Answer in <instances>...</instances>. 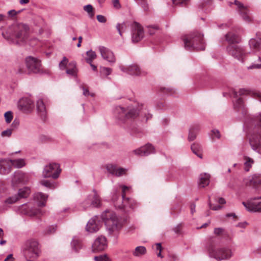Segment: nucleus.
<instances>
[{"mask_svg":"<svg viewBox=\"0 0 261 261\" xmlns=\"http://www.w3.org/2000/svg\"><path fill=\"white\" fill-rule=\"evenodd\" d=\"M84 10L88 13L90 17H92L94 16L93 8L91 5L89 4L85 6Z\"/></svg>","mask_w":261,"mask_h":261,"instance_id":"49530a36","label":"nucleus"},{"mask_svg":"<svg viewBox=\"0 0 261 261\" xmlns=\"http://www.w3.org/2000/svg\"><path fill=\"white\" fill-rule=\"evenodd\" d=\"M25 70L21 66H19L17 70L16 71V73L18 74H22L24 73Z\"/></svg>","mask_w":261,"mask_h":261,"instance_id":"338daca9","label":"nucleus"},{"mask_svg":"<svg viewBox=\"0 0 261 261\" xmlns=\"http://www.w3.org/2000/svg\"><path fill=\"white\" fill-rule=\"evenodd\" d=\"M245 126L251 148L261 154V113L256 117L247 118Z\"/></svg>","mask_w":261,"mask_h":261,"instance_id":"f257e3e1","label":"nucleus"},{"mask_svg":"<svg viewBox=\"0 0 261 261\" xmlns=\"http://www.w3.org/2000/svg\"><path fill=\"white\" fill-rule=\"evenodd\" d=\"M234 4L237 6L238 11L243 20L246 22H250L251 21V18L248 14V10L247 8L237 0H235L234 1Z\"/></svg>","mask_w":261,"mask_h":261,"instance_id":"aec40b11","label":"nucleus"},{"mask_svg":"<svg viewBox=\"0 0 261 261\" xmlns=\"http://www.w3.org/2000/svg\"><path fill=\"white\" fill-rule=\"evenodd\" d=\"M212 132L213 133V135L218 138V139H219L221 137V135H220V132H219L218 130L217 129H213L212 130Z\"/></svg>","mask_w":261,"mask_h":261,"instance_id":"0e129e2a","label":"nucleus"},{"mask_svg":"<svg viewBox=\"0 0 261 261\" xmlns=\"http://www.w3.org/2000/svg\"><path fill=\"white\" fill-rule=\"evenodd\" d=\"M210 175L207 173L201 174L199 177V186L204 188L210 182Z\"/></svg>","mask_w":261,"mask_h":261,"instance_id":"2f4dec72","label":"nucleus"},{"mask_svg":"<svg viewBox=\"0 0 261 261\" xmlns=\"http://www.w3.org/2000/svg\"><path fill=\"white\" fill-rule=\"evenodd\" d=\"M80 88L81 89H83V95L86 96H89V95H91V96L93 97L94 96V94H90L89 90L86 88L85 87H84L83 85H81L80 86Z\"/></svg>","mask_w":261,"mask_h":261,"instance_id":"13d9d810","label":"nucleus"},{"mask_svg":"<svg viewBox=\"0 0 261 261\" xmlns=\"http://www.w3.org/2000/svg\"><path fill=\"white\" fill-rule=\"evenodd\" d=\"M207 250L210 256L218 260L227 259L232 255L231 250L227 247L216 249L213 245L210 244Z\"/></svg>","mask_w":261,"mask_h":261,"instance_id":"6e6552de","label":"nucleus"},{"mask_svg":"<svg viewBox=\"0 0 261 261\" xmlns=\"http://www.w3.org/2000/svg\"><path fill=\"white\" fill-rule=\"evenodd\" d=\"M225 39L229 44H234L240 42V39L239 36L236 33L230 32L225 35Z\"/></svg>","mask_w":261,"mask_h":261,"instance_id":"c756f323","label":"nucleus"},{"mask_svg":"<svg viewBox=\"0 0 261 261\" xmlns=\"http://www.w3.org/2000/svg\"><path fill=\"white\" fill-rule=\"evenodd\" d=\"M199 130V128L198 126H196L194 128H191L189 130V134L188 136V140L190 141L194 140L196 137L197 133Z\"/></svg>","mask_w":261,"mask_h":261,"instance_id":"37998d69","label":"nucleus"},{"mask_svg":"<svg viewBox=\"0 0 261 261\" xmlns=\"http://www.w3.org/2000/svg\"><path fill=\"white\" fill-rule=\"evenodd\" d=\"M192 152L197 155L199 158H202V155L201 153L202 148L201 146L198 143H193L191 146Z\"/></svg>","mask_w":261,"mask_h":261,"instance_id":"f704fd0d","label":"nucleus"},{"mask_svg":"<svg viewBox=\"0 0 261 261\" xmlns=\"http://www.w3.org/2000/svg\"><path fill=\"white\" fill-rule=\"evenodd\" d=\"M243 159L244 160V170L245 171L248 172L252 167L254 161L252 158L247 156H244Z\"/></svg>","mask_w":261,"mask_h":261,"instance_id":"72a5a7b5","label":"nucleus"},{"mask_svg":"<svg viewBox=\"0 0 261 261\" xmlns=\"http://www.w3.org/2000/svg\"><path fill=\"white\" fill-rule=\"evenodd\" d=\"M261 199V197H254L249 200L247 202H243L246 210L252 212L261 213V201L258 202H253V200Z\"/></svg>","mask_w":261,"mask_h":261,"instance_id":"4468645a","label":"nucleus"},{"mask_svg":"<svg viewBox=\"0 0 261 261\" xmlns=\"http://www.w3.org/2000/svg\"><path fill=\"white\" fill-rule=\"evenodd\" d=\"M12 167L11 160L1 159L0 160V173L7 174L11 171Z\"/></svg>","mask_w":261,"mask_h":261,"instance_id":"b1692460","label":"nucleus"},{"mask_svg":"<svg viewBox=\"0 0 261 261\" xmlns=\"http://www.w3.org/2000/svg\"><path fill=\"white\" fill-rule=\"evenodd\" d=\"M12 129L8 128L1 133V136L2 137H9L12 135Z\"/></svg>","mask_w":261,"mask_h":261,"instance_id":"603ef678","label":"nucleus"},{"mask_svg":"<svg viewBox=\"0 0 261 261\" xmlns=\"http://www.w3.org/2000/svg\"><path fill=\"white\" fill-rule=\"evenodd\" d=\"M77 69L75 62H71L68 64V68L66 70L67 74L76 76L77 75Z\"/></svg>","mask_w":261,"mask_h":261,"instance_id":"473e14b6","label":"nucleus"},{"mask_svg":"<svg viewBox=\"0 0 261 261\" xmlns=\"http://www.w3.org/2000/svg\"><path fill=\"white\" fill-rule=\"evenodd\" d=\"M183 41L185 48L187 50H203L205 47L203 35L197 31L184 36Z\"/></svg>","mask_w":261,"mask_h":261,"instance_id":"39448f33","label":"nucleus"},{"mask_svg":"<svg viewBox=\"0 0 261 261\" xmlns=\"http://www.w3.org/2000/svg\"><path fill=\"white\" fill-rule=\"evenodd\" d=\"M146 252V249L144 246H138L133 251V255L135 256H139L144 255Z\"/></svg>","mask_w":261,"mask_h":261,"instance_id":"a19ab883","label":"nucleus"},{"mask_svg":"<svg viewBox=\"0 0 261 261\" xmlns=\"http://www.w3.org/2000/svg\"><path fill=\"white\" fill-rule=\"evenodd\" d=\"M214 233L217 236H225L227 234L225 230L221 227L215 228L214 230Z\"/></svg>","mask_w":261,"mask_h":261,"instance_id":"a18cd8bd","label":"nucleus"},{"mask_svg":"<svg viewBox=\"0 0 261 261\" xmlns=\"http://www.w3.org/2000/svg\"><path fill=\"white\" fill-rule=\"evenodd\" d=\"M29 181V176L28 174L21 171L15 172L12 180L13 186H16L19 184H25Z\"/></svg>","mask_w":261,"mask_h":261,"instance_id":"f3484780","label":"nucleus"},{"mask_svg":"<svg viewBox=\"0 0 261 261\" xmlns=\"http://www.w3.org/2000/svg\"><path fill=\"white\" fill-rule=\"evenodd\" d=\"M87 57L85 58L86 62L88 64L92 63L93 60L96 59L97 56L95 51L90 50L86 52Z\"/></svg>","mask_w":261,"mask_h":261,"instance_id":"ea45409f","label":"nucleus"},{"mask_svg":"<svg viewBox=\"0 0 261 261\" xmlns=\"http://www.w3.org/2000/svg\"><path fill=\"white\" fill-rule=\"evenodd\" d=\"M93 194L88 195L87 198L83 202V206L85 208L89 206L98 207L100 206L101 199L99 195L95 189L93 190Z\"/></svg>","mask_w":261,"mask_h":261,"instance_id":"f8f14e48","label":"nucleus"},{"mask_svg":"<svg viewBox=\"0 0 261 261\" xmlns=\"http://www.w3.org/2000/svg\"><path fill=\"white\" fill-rule=\"evenodd\" d=\"M71 245L72 249L75 252H78L82 247L81 242L76 237H74L73 238L71 243Z\"/></svg>","mask_w":261,"mask_h":261,"instance_id":"4c0bfd02","label":"nucleus"},{"mask_svg":"<svg viewBox=\"0 0 261 261\" xmlns=\"http://www.w3.org/2000/svg\"><path fill=\"white\" fill-rule=\"evenodd\" d=\"M25 64L29 73H39L42 72L40 61L37 58L28 57L25 59Z\"/></svg>","mask_w":261,"mask_h":261,"instance_id":"9b49d317","label":"nucleus"},{"mask_svg":"<svg viewBox=\"0 0 261 261\" xmlns=\"http://www.w3.org/2000/svg\"><path fill=\"white\" fill-rule=\"evenodd\" d=\"M29 27L24 23L14 25L7 32H3L2 36L8 41L15 42L17 44L25 43L28 40Z\"/></svg>","mask_w":261,"mask_h":261,"instance_id":"20e7f679","label":"nucleus"},{"mask_svg":"<svg viewBox=\"0 0 261 261\" xmlns=\"http://www.w3.org/2000/svg\"><path fill=\"white\" fill-rule=\"evenodd\" d=\"M173 4L175 5H181L182 6H187L189 2V0H172Z\"/></svg>","mask_w":261,"mask_h":261,"instance_id":"3c124183","label":"nucleus"},{"mask_svg":"<svg viewBox=\"0 0 261 261\" xmlns=\"http://www.w3.org/2000/svg\"><path fill=\"white\" fill-rule=\"evenodd\" d=\"M101 72L105 73L106 75H110L112 72V69L108 67H101L100 68Z\"/></svg>","mask_w":261,"mask_h":261,"instance_id":"4d7b16f0","label":"nucleus"},{"mask_svg":"<svg viewBox=\"0 0 261 261\" xmlns=\"http://www.w3.org/2000/svg\"><path fill=\"white\" fill-rule=\"evenodd\" d=\"M99 51L102 58L107 61L111 64L116 62V59L114 54L109 48L104 46H100L98 47Z\"/></svg>","mask_w":261,"mask_h":261,"instance_id":"2eb2a0df","label":"nucleus"},{"mask_svg":"<svg viewBox=\"0 0 261 261\" xmlns=\"http://www.w3.org/2000/svg\"><path fill=\"white\" fill-rule=\"evenodd\" d=\"M227 51L229 55L242 62L246 59L250 61L251 65L247 67L248 69L261 68V63H257L260 62V58L255 55H248L242 47L237 44H229L227 47Z\"/></svg>","mask_w":261,"mask_h":261,"instance_id":"7ed1b4c3","label":"nucleus"},{"mask_svg":"<svg viewBox=\"0 0 261 261\" xmlns=\"http://www.w3.org/2000/svg\"><path fill=\"white\" fill-rule=\"evenodd\" d=\"M120 70L132 75L139 76L144 74L137 64H133L129 66H120Z\"/></svg>","mask_w":261,"mask_h":261,"instance_id":"6ab92c4d","label":"nucleus"},{"mask_svg":"<svg viewBox=\"0 0 261 261\" xmlns=\"http://www.w3.org/2000/svg\"><path fill=\"white\" fill-rule=\"evenodd\" d=\"M133 152L139 156H147L151 153L155 152V149L153 146L149 143L146 144L145 145L134 150Z\"/></svg>","mask_w":261,"mask_h":261,"instance_id":"a211bd4d","label":"nucleus"},{"mask_svg":"<svg viewBox=\"0 0 261 261\" xmlns=\"http://www.w3.org/2000/svg\"><path fill=\"white\" fill-rule=\"evenodd\" d=\"M4 117L7 123H10L13 118V113L11 111H7L4 114Z\"/></svg>","mask_w":261,"mask_h":261,"instance_id":"de8ad7c7","label":"nucleus"},{"mask_svg":"<svg viewBox=\"0 0 261 261\" xmlns=\"http://www.w3.org/2000/svg\"><path fill=\"white\" fill-rule=\"evenodd\" d=\"M34 197L39 206H44L48 196L41 192H38L35 194Z\"/></svg>","mask_w":261,"mask_h":261,"instance_id":"c85d7f7f","label":"nucleus"},{"mask_svg":"<svg viewBox=\"0 0 261 261\" xmlns=\"http://www.w3.org/2000/svg\"><path fill=\"white\" fill-rule=\"evenodd\" d=\"M12 166L15 168H20L24 166L25 165V161L22 159H19L16 160H11Z\"/></svg>","mask_w":261,"mask_h":261,"instance_id":"58836bf2","label":"nucleus"},{"mask_svg":"<svg viewBox=\"0 0 261 261\" xmlns=\"http://www.w3.org/2000/svg\"><path fill=\"white\" fill-rule=\"evenodd\" d=\"M56 229H57V226H49L48 227H47L46 229V232L45 233L46 234H52V233H54V232H55L56 230Z\"/></svg>","mask_w":261,"mask_h":261,"instance_id":"5fc2aeb1","label":"nucleus"},{"mask_svg":"<svg viewBox=\"0 0 261 261\" xmlns=\"http://www.w3.org/2000/svg\"><path fill=\"white\" fill-rule=\"evenodd\" d=\"M256 36L258 37L259 40L253 38L251 39L249 42V44L250 48L255 49H259L261 47V37L260 33H256Z\"/></svg>","mask_w":261,"mask_h":261,"instance_id":"7c9ffc66","label":"nucleus"},{"mask_svg":"<svg viewBox=\"0 0 261 261\" xmlns=\"http://www.w3.org/2000/svg\"><path fill=\"white\" fill-rule=\"evenodd\" d=\"M61 172L60 165L57 163H50L45 166L42 171V176L44 178L51 177L57 179L59 177Z\"/></svg>","mask_w":261,"mask_h":261,"instance_id":"9d476101","label":"nucleus"},{"mask_svg":"<svg viewBox=\"0 0 261 261\" xmlns=\"http://www.w3.org/2000/svg\"><path fill=\"white\" fill-rule=\"evenodd\" d=\"M18 200V197L15 195L14 196L10 197L8 198H7L5 200V203L6 204H11L15 203Z\"/></svg>","mask_w":261,"mask_h":261,"instance_id":"09e8293b","label":"nucleus"},{"mask_svg":"<svg viewBox=\"0 0 261 261\" xmlns=\"http://www.w3.org/2000/svg\"><path fill=\"white\" fill-rule=\"evenodd\" d=\"M114 114L116 118L123 123L127 119L136 118L139 114L146 117V121L152 117V115L148 113L144 104L139 105L136 109L128 107L125 109L123 107L118 106L114 110Z\"/></svg>","mask_w":261,"mask_h":261,"instance_id":"f03ea898","label":"nucleus"},{"mask_svg":"<svg viewBox=\"0 0 261 261\" xmlns=\"http://www.w3.org/2000/svg\"><path fill=\"white\" fill-rule=\"evenodd\" d=\"M100 227V222L97 220V218H93L87 223L86 229L87 231L92 233L98 231Z\"/></svg>","mask_w":261,"mask_h":261,"instance_id":"5701e85b","label":"nucleus"},{"mask_svg":"<svg viewBox=\"0 0 261 261\" xmlns=\"http://www.w3.org/2000/svg\"><path fill=\"white\" fill-rule=\"evenodd\" d=\"M210 198L209 197V199ZM208 205H209L210 208L214 211L219 210L222 208V206L219 205L213 206L210 199L208 200Z\"/></svg>","mask_w":261,"mask_h":261,"instance_id":"052dcab7","label":"nucleus"},{"mask_svg":"<svg viewBox=\"0 0 261 261\" xmlns=\"http://www.w3.org/2000/svg\"><path fill=\"white\" fill-rule=\"evenodd\" d=\"M22 251L27 259L36 258L40 253V246L35 239H30L25 242L22 246Z\"/></svg>","mask_w":261,"mask_h":261,"instance_id":"0eeeda50","label":"nucleus"},{"mask_svg":"<svg viewBox=\"0 0 261 261\" xmlns=\"http://www.w3.org/2000/svg\"><path fill=\"white\" fill-rule=\"evenodd\" d=\"M19 106L24 110H29L34 107V103L32 100L28 97L22 98L19 102Z\"/></svg>","mask_w":261,"mask_h":261,"instance_id":"cd10ccee","label":"nucleus"},{"mask_svg":"<svg viewBox=\"0 0 261 261\" xmlns=\"http://www.w3.org/2000/svg\"><path fill=\"white\" fill-rule=\"evenodd\" d=\"M95 261H109V258L106 255L95 256Z\"/></svg>","mask_w":261,"mask_h":261,"instance_id":"6e6d98bb","label":"nucleus"},{"mask_svg":"<svg viewBox=\"0 0 261 261\" xmlns=\"http://www.w3.org/2000/svg\"><path fill=\"white\" fill-rule=\"evenodd\" d=\"M252 96L261 101V93L258 91L252 92Z\"/></svg>","mask_w":261,"mask_h":261,"instance_id":"bf43d9fd","label":"nucleus"},{"mask_svg":"<svg viewBox=\"0 0 261 261\" xmlns=\"http://www.w3.org/2000/svg\"><path fill=\"white\" fill-rule=\"evenodd\" d=\"M129 190V187L123 186L122 187V201L121 203V199H120V202H116L115 207L118 209H124L127 207L134 209L137 205V202L133 199L125 197L126 192Z\"/></svg>","mask_w":261,"mask_h":261,"instance_id":"1a4fd4ad","label":"nucleus"},{"mask_svg":"<svg viewBox=\"0 0 261 261\" xmlns=\"http://www.w3.org/2000/svg\"><path fill=\"white\" fill-rule=\"evenodd\" d=\"M123 186H120L119 189L115 188L112 192L111 199L114 203V205L116 202H120V198L121 202L122 201V187Z\"/></svg>","mask_w":261,"mask_h":261,"instance_id":"393cba45","label":"nucleus"},{"mask_svg":"<svg viewBox=\"0 0 261 261\" xmlns=\"http://www.w3.org/2000/svg\"><path fill=\"white\" fill-rule=\"evenodd\" d=\"M36 107L38 115L42 120H44L46 117V110L42 99H40L37 100Z\"/></svg>","mask_w":261,"mask_h":261,"instance_id":"a878e982","label":"nucleus"},{"mask_svg":"<svg viewBox=\"0 0 261 261\" xmlns=\"http://www.w3.org/2000/svg\"><path fill=\"white\" fill-rule=\"evenodd\" d=\"M106 169L109 173L117 177L125 175L126 172V169L118 168L116 165L113 164H108L106 166Z\"/></svg>","mask_w":261,"mask_h":261,"instance_id":"4be33fe9","label":"nucleus"},{"mask_svg":"<svg viewBox=\"0 0 261 261\" xmlns=\"http://www.w3.org/2000/svg\"><path fill=\"white\" fill-rule=\"evenodd\" d=\"M107 247L106 238L103 236L97 237L93 242L92 248L94 252L104 250Z\"/></svg>","mask_w":261,"mask_h":261,"instance_id":"dca6fc26","label":"nucleus"},{"mask_svg":"<svg viewBox=\"0 0 261 261\" xmlns=\"http://www.w3.org/2000/svg\"><path fill=\"white\" fill-rule=\"evenodd\" d=\"M107 230L110 234H116L122 228V225L116 214L109 210L105 211L101 214Z\"/></svg>","mask_w":261,"mask_h":261,"instance_id":"423d86ee","label":"nucleus"},{"mask_svg":"<svg viewBox=\"0 0 261 261\" xmlns=\"http://www.w3.org/2000/svg\"><path fill=\"white\" fill-rule=\"evenodd\" d=\"M68 62V59L64 57L62 60L59 63V66L61 70H64L66 69L67 63Z\"/></svg>","mask_w":261,"mask_h":261,"instance_id":"8fccbe9b","label":"nucleus"},{"mask_svg":"<svg viewBox=\"0 0 261 261\" xmlns=\"http://www.w3.org/2000/svg\"><path fill=\"white\" fill-rule=\"evenodd\" d=\"M234 107L235 109H238L239 110L240 109L242 110V112L246 114V111L244 109V104L242 98H238L235 102H234Z\"/></svg>","mask_w":261,"mask_h":261,"instance_id":"79ce46f5","label":"nucleus"},{"mask_svg":"<svg viewBox=\"0 0 261 261\" xmlns=\"http://www.w3.org/2000/svg\"><path fill=\"white\" fill-rule=\"evenodd\" d=\"M22 210L24 211V213L30 216H35L38 215H41V211L39 208H34L27 205H22Z\"/></svg>","mask_w":261,"mask_h":261,"instance_id":"bb28decb","label":"nucleus"},{"mask_svg":"<svg viewBox=\"0 0 261 261\" xmlns=\"http://www.w3.org/2000/svg\"><path fill=\"white\" fill-rule=\"evenodd\" d=\"M116 29L119 35L122 36V32H124L126 29V25L124 22L122 23H118L116 25Z\"/></svg>","mask_w":261,"mask_h":261,"instance_id":"c03bdc74","label":"nucleus"},{"mask_svg":"<svg viewBox=\"0 0 261 261\" xmlns=\"http://www.w3.org/2000/svg\"><path fill=\"white\" fill-rule=\"evenodd\" d=\"M97 19L101 23H105L107 21L106 18L102 15H98L97 16Z\"/></svg>","mask_w":261,"mask_h":261,"instance_id":"680f3d73","label":"nucleus"},{"mask_svg":"<svg viewBox=\"0 0 261 261\" xmlns=\"http://www.w3.org/2000/svg\"><path fill=\"white\" fill-rule=\"evenodd\" d=\"M250 93L248 90L244 89H240L239 91V95L241 96L245 94H248Z\"/></svg>","mask_w":261,"mask_h":261,"instance_id":"774afa93","label":"nucleus"},{"mask_svg":"<svg viewBox=\"0 0 261 261\" xmlns=\"http://www.w3.org/2000/svg\"><path fill=\"white\" fill-rule=\"evenodd\" d=\"M144 37V31L142 26L135 22L133 25L132 39L133 42H138Z\"/></svg>","mask_w":261,"mask_h":261,"instance_id":"ddd939ff","label":"nucleus"},{"mask_svg":"<svg viewBox=\"0 0 261 261\" xmlns=\"http://www.w3.org/2000/svg\"><path fill=\"white\" fill-rule=\"evenodd\" d=\"M161 90L164 93L170 94H172L175 93V91L171 88H161Z\"/></svg>","mask_w":261,"mask_h":261,"instance_id":"864d4df0","label":"nucleus"},{"mask_svg":"<svg viewBox=\"0 0 261 261\" xmlns=\"http://www.w3.org/2000/svg\"><path fill=\"white\" fill-rule=\"evenodd\" d=\"M30 193V189L28 187H24L19 190L18 194L16 195L20 198L27 197Z\"/></svg>","mask_w":261,"mask_h":261,"instance_id":"e433bc0d","label":"nucleus"},{"mask_svg":"<svg viewBox=\"0 0 261 261\" xmlns=\"http://www.w3.org/2000/svg\"><path fill=\"white\" fill-rule=\"evenodd\" d=\"M113 6L116 9H119L121 7V5L119 3V0H112Z\"/></svg>","mask_w":261,"mask_h":261,"instance_id":"e2e57ef3","label":"nucleus"},{"mask_svg":"<svg viewBox=\"0 0 261 261\" xmlns=\"http://www.w3.org/2000/svg\"><path fill=\"white\" fill-rule=\"evenodd\" d=\"M244 184L247 186H256L261 185V174L255 173L253 175L245 178Z\"/></svg>","mask_w":261,"mask_h":261,"instance_id":"412c9836","label":"nucleus"},{"mask_svg":"<svg viewBox=\"0 0 261 261\" xmlns=\"http://www.w3.org/2000/svg\"><path fill=\"white\" fill-rule=\"evenodd\" d=\"M40 183L41 185L52 190L58 187V184L56 182L49 180L43 179L40 181Z\"/></svg>","mask_w":261,"mask_h":261,"instance_id":"c9c22d12","label":"nucleus"},{"mask_svg":"<svg viewBox=\"0 0 261 261\" xmlns=\"http://www.w3.org/2000/svg\"><path fill=\"white\" fill-rule=\"evenodd\" d=\"M141 6L143 9L146 11L148 8L147 0H143L141 2Z\"/></svg>","mask_w":261,"mask_h":261,"instance_id":"69168bd1","label":"nucleus"}]
</instances>
